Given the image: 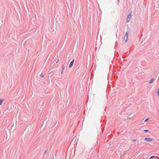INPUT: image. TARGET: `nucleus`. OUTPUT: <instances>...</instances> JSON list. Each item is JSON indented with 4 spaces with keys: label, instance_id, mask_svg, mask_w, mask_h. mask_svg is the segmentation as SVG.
Segmentation results:
<instances>
[{
    "label": "nucleus",
    "instance_id": "0eeeda50",
    "mask_svg": "<svg viewBox=\"0 0 159 159\" xmlns=\"http://www.w3.org/2000/svg\"><path fill=\"white\" fill-rule=\"evenodd\" d=\"M48 151V150H46L45 151H44V152L43 153V156H45V154Z\"/></svg>",
    "mask_w": 159,
    "mask_h": 159
},
{
    "label": "nucleus",
    "instance_id": "dca6fc26",
    "mask_svg": "<svg viewBox=\"0 0 159 159\" xmlns=\"http://www.w3.org/2000/svg\"><path fill=\"white\" fill-rule=\"evenodd\" d=\"M136 141V140H135H135H133V141H134V142H135V141Z\"/></svg>",
    "mask_w": 159,
    "mask_h": 159
},
{
    "label": "nucleus",
    "instance_id": "6e6552de",
    "mask_svg": "<svg viewBox=\"0 0 159 159\" xmlns=\"http://www.w3.org/2000/svg\"><path fill=\"white\" fill-rule=\"evenodd\" d=\"M155 157V156H153L151 157L149 159H152L154 158Z\"/></svg>",
    "mask_w": 159,
    "mask_h": 159
},
{
    "label": "nucleus",
    "instance_id": "9d476101",
    "mask_svg": "<svg viewBox=\"0 0 159 159\" xmlns=\"http://www.w3.org/2000/svg\"><path fill=\"white\" fill-rule=\"evenodd\" d=\"M148 130H143V131L145 133H147V132H148Z\"/></svg>",
    "mask_w": 159,
    "mask_h": 159
},
{
    "label": "nucleus",
    "instance_id": "f8f14e48",
    "mask_svg": "<svg viewBox=\"0 0 159 159\" xmlns=\"http://www.w3.org/2000/svg\"><path fill=\"white\" fill-rule=\"evenodd\" d=\"M149 119V118H147V119H146L145 120H144V121L145 122H147L148 120Z\"/></svg>",
    "mask_w": 159,
    "mask_h": 159
},
{
    "label": "nucleus",
    "instance_id": "ddd939ff",
    "mask_svg": "<svg viewBox=\"0 0 159 159\" xmlns=\"http://www.w3.org/2000/svg\"><path fill=\"white\" fill-rule=\"evenodd\" d=\"M157 95H159V89L157 91Z\"/></svg>",
    "mask_w": 159,
    "mask_h": 159
},
{
    "label": "nucleus",
    "instance_id": "f257e3e1",
    "mask_svg": "<svg viewBox=\"0 0 159 159\" xmlns=\"http://www.w3.org/2000/svg\"><path fill=\"white\" fill-rule=\"evenodd\" d=\"M128 33L126 32L124 37V40L125 42H126L128 39Z\"/></svg>",
    "mask_w": 159,
    "mask_h": 159
},
{
    "label": "nucleus",
    "instance_id": "f3484780",
    "mask_svg": "<svg viewBox=\"0 0 159 159\" xmlns=\"http://www.w3.org/2000/svg\"><path fill=\"white\" fill-rule=\"evenodd\" d=\"M62 72H63L62 71H61V74L62 73Z\"/></svg>",
    "mask_w": 159,
    "mask_h": 159
},
{
    "label": "nucleus",
    "instance_id": "39448f33",
    "mask_svg": "<svg viewBox=\"0 0 159 159\" xmlns=\"http://www.w3.org/2000/svg\"><path fill=\"white\" fill-rule=\"evenodd\" d=\"M154 79L152 78L151 79V80H150V81H149V84H151V83H152L154 82Z\"/></svg>",
    "mask_w": 159,
    "mask_h": 159
},
{
    "label": "nucleus",
    "instance_id": "4468645a",
    "mask_svg": "<svg viewBox=\"0 0 159 159\" xmlns=\"http://www.w3.org/2000/svg\"><path fill=\"white\" fill-rule=\"evenodd\" d=\"M62 70L65 69V66H64V65H63L62 66Z\"/></svg>",
    "mask_w": 159,
    "mask_h": 159
},
{
    "label": "nucleus",
    "instance_id": "2eb2a0df",
    "mask_svg": "<svg viewBox=\"0 0 159 159\" xmlns=\"http://www.w3.org/2000/svg\"><path fill=\"white\" fill-rule=\"evenodd\" d=\"M117 1H118V3H119V2H120V1H119V0H117Z\"/></svg>",
    "mask_w": 159,
    "mask_h": 159
},
{
    "label": "nucleus",
    "instance_id": "1a4fd4ad",
    "mask_svg": "<svg viewBox=\"0 0 159 159\" xmlns=\"http://www.w3.org/2000/svg\"><path fill=\"white\" fill-rule=\"evenodd\" d=\"M40 77H41L42 78H43L44 76V75L42 74H41L40 75Z\"/></svg>",
    "mask_w": 159,
    "mask_h": 159
},
{
    "label": "nucleus",
    "instance_id": "f03ea898",
    "mask_svg": "<svg viewBox=\"0 0 159 159\" xmlns=\"http://www.w3.org/2000/svg\"><path fill=\"white\" fill-rule=\"evenodd\" d=\"M144 140L148 142L153 141L154 140L153 139L150 138H145Z\"/></svg>",
    "mask_w": 159,
    "mask_h": 159
},
{
    "label": "nucleus",
    "instance_id": "423d86ee",
    "mask_svg": "<svg viewBox=\"0 0 159 159\" xmlns=\"http://www.w3.org/2000/svg\"><path fill=\"white\" fill-rule=\"evenodd\" d=\"M4 100L2 99H0V105H1L2 102H3Z\"/></svg>",
    "mask_w": 159,
    "mask_h": 159
},
{
    "label": "nucleus",
    "instance_id": "20e7f679",
    "mask_svg": "<svg viewBox=\"0 0 159 159\" xmlns=\"http://www.w3.org/2000/svg\"><path fill=\"white\" fill-rule=\"evenodd\" d=\"M74 59H73V60L70 62L69 66V67L70 68L72 67V66H73V65L74 64Z\"/></svg>",
    "mask_w": 159,
    "mask_h": 159
},
{
    "label": "nucleus",
    "instance_id": "9b49d317",
    "mask_svg": "<svg viewBox=\"0 0 159 159\" xmlns=\"http://www.w3.org/2000/svg\"><path fill=\"white\" fill-rule=\"evenodd\" d=\"M154 159H159V157H158V156H157V157H154Z\"/></svg>",
    "mask_w": 159,
    "mask_h": 159
},
{
    "label": "nucleus",
    "instance_id": "a211bd4d",
    "mask_svg": "<svg viewBox=\"0 0 159 159\" xmlns=\"http://www.w3.org/2000/svg\"><path fill=\"white\" fill-rule=\"evenodd\" d=\"M58 61L57 62H56V63H58Z\"/></svg>",
    "mask_w": 159,
    "mask_h": 159
},
{
    "label": "nucleus",
    "instance_id": "7ed1b4c3",
    "mask_svg": "<svg viewBox=\"0 0 159 159\" xmlns=\"http://www.w3.org/2000/svg\"><path fill=\"white\" fill-rule=\"evenodd\" d=\"M131 15L130 14H129L127 17L126 18V22H129V21L130 20L131 17Z\"/></svg>",
    "mask_w": 159,
    "mask_h": 159
}]
</instances>
